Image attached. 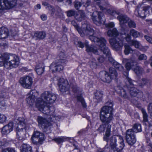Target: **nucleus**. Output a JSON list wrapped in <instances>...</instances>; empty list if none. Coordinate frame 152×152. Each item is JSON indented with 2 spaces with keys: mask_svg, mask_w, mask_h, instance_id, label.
I'll use <instances>...</instances> for the list:
<instances>
[{
  "mask_svg": "<svg viewBox=\"0 0 152 152\" xmlns=\"http://www.w3.org/2000/svg\"><path fill=\"white\" fill-rule=\"evenodd\" d=\"M106 105L101 109L100 113V119L103 123L100 125L97 129L99 133L104 132L107 126L105 134L103 137L104 141H107L108 137L110 136L111 125L109 124L113 118L112 113L113 103L111 102H108L106 103Z\"/></svg>",
  "mask_w": 152,
  "mask_h": 152,
  "instance_id": "obj_1",
  "label": "nucleus"
},
{
  "mask_svg": "<svg viewBox=\"0 0 152 152\" xmlns=\"http://www.w3.org/2000/svg\"><path fill=\"white\" fill-rule=\"evenodd\" d=\"M20 63L19 58L15 54L4 53L0 57V66L7 69L16 68Z\"/></svg>",
  "mask_w": 152,
  "mask_h": 152,
  "instance_id": "obj_2",
  "label": "nucleus"
},
{
  "mask_svg": "<svg viewBox=\"0 0 152 152\" xmlns=\"http://www.w3.org/2000/svg\"><path fill=\"white\" fill-rule=\"evenodd\" d=\"M48 103H45L40 99H38L36 103V106L38 110L43 113L49 115L50 122H55L58 120V116H56L54 113L55 108L54 106L48 105Z\"/></svg>",
  "mask_w": 152,
  "mask_h": 152,
  "instance_id": "obj_3",
  "label": "nucleus"
},
{
  "mask_svg": "<svg viewBox=\"0 0 152 152\" xmlns=\"http://www.w3.org/2000/svg\"><path fill=\"white\" fill-rule=\"evenodd\" d=\"M124 140L122 136L113 135L108 137L107 142L110 143V149L113 152H121L124 147Z\"/></svg>",
  "mask_w": 152,
  "mask_h": 152,
  "instance_id": "obj_4",
  "label": "nucleus"
},
{
  "mask_svg": "<svg viewBox=\"0 0 152 152\" xmlns=\"http://www.w3.org/2000/svg\"><path fill=\"white\" fill-rule=\"evenodd\" d=\"M70 86L67 80H64L63 78H60L58 82L59 90L62 93L68 91L69 90L70 86L72 88L73 91L74 92H77L78 91L75 80L72 78V80H70Z\"/></svg>",
  "mask_w": 152,
  "mask_h": 152,
  "instance_id": "obj_5",
  "label": "nucleus"
},
{
  "mask_svg": "<svg viewBox=\"0 0 152 152\" xmlns=\"http://www.w3.org/2000/svg\"><path fill=\"white\" fill-rule=\"evenodd\" d=\"M124 74L126 75V79L130 85L129 86L128 85H127L126 88L129 90L131 96L137 97L138 98H141L143 96L142 93L134 86V84L133 83V81L128 77V72H124Z\"/></svg>",
  "mask_w": 152,
  "mask_h": 152,
  "instance_id": "obj_6",
  "label": "nucleus"
},
{
  "mask_svg": "<svg viewBox=\"0 0 152 152\" xmlns=\"http://www.w3.org/2000/svg\"><path fill=\"white\" fill-rule=\"evenodd\" d=\"M37 121L39 127L42 129L46 134L51 132V126L52 124L46 118L42 116L37 117Z\"/></svg>",
  "mask_w": 152,
  "mask_h": 152,
  "instance_id": "obj_7",
  "label": "nucleus"
},
{
  "mask_svg": "<svg viewBox=\"0 0 152 152\" xmlns=\"http://www.w3.org/2000/svg\"><path fill=\"white\" fill-rule=\"evenodd\" d=\"M41 97L42 99H40L45 103H53L56 99L55 94L48 91L43 92L42 94Z\"/></svg>",
  "mask_w": 152,
  "mask_h": 152,
  "instance_id": "obj_8",
  "label": "nucleus"
},
{
  "mask_svg": "<svg viewBox=\"0 0 152 152\" xmlns=\"http://www.w3.org/2000/svg\"><path fill=\"white\" fill-rule=\"evenodd\" d=\"M152 11V8L149 6H145L143 7H137L136 9L135 13L138 17L144 18Z\"/></svg>",
  "mask_w": 152,
  "mask_h": 152,
  "instance_id": "obj_9",
  "label": "nucleus"
},
{
  "mask_svg": "<svg viewBox=\"0 0 152 152\" xmlns=\"http://www.w3.org/2000/svg\"><path fill=\"white\" fill-rule=\"evenodd\" d=\"M31 140L34 144L41 145L44 140V135L43 133L39 131H34L32 135Z\"/></svg>",
  "mask_w": 152,
  "mask_h": 152,
  "instance_id": "obj_10",
  "label": "nucleus"
},
{
  "mask_svg": "<svg viewBox=\"0 0 152 152\" xmlns=\"http://www.w3.org/2000/svg\"><path fill=\"white\" fill-rule=\"evenodd\" d=\"M86 26L85 34L89 37V38L92 42L97 43L99 40V38L94 36V30L91 28L89 24H84L82 25V26Z\"/></svg>",
  "mask_w": 152,
  "mask_h": 152,
  "instance_id": "obj_11",
  "label": "nucleus"
},
{
  "mask_svg": "<svg viewBox=\"0 0 152 152\" xmlns=\"http://www.w3.org/2000/svg\"><path fill=\"white\" fill-rule=\"evenodd\" d=\"M125 140L130 145H132L136 142V139L135 133L132 129H128L126 132Z\"/></svg>",
  "mask_w": 152,
  "mask_h": 152,
  "instance_id": "obj_12",
  "label": "nucleus"
},
{
  "mask_svg": "<svg viewBox=\"0 0 152 152\" xmlns=\"http://www.w3.org/2000/svg\"><path fill=\"white\" fill-rule=\"evenodd\" d=\"M109 42L113 48L115 50H120L123 46V40L118 37L110 39Z\"/></svg>",
  "mask_w": 152,
  "mask_h": 152,
  "instance_id": "obj_13",
  "label": "nucleus"
},
{
  "mask_svg": "<svg viewBox=\"0 0 152 152\" xmlns=\"http://www.w3.org/2000/svg\"><path fill=\"white\" fill-rule=\"evenodd\" d=\"M16 0H0V10H3L5 7L10 9L16 5Z\"/></svg>",
  "mask_w": 152,
  "mask_h": 152,
  "instance_id": "obj_14",
  "label": "nucleus"
},
{
  "mask_svg": "<svg viewBox=\"0 0 152 152\" xmlns=\"http://www.w3.org/2000/svg\"><path fill=\"white\" fill-rule=\"evenodd\" d=\"M98 42L100 43L99 47L101 50L106 56H110V52L109 49L106 46L107 42L106 39L104 37H101L97 43Z\"/></svg>",
  "mask_w": 152,
  "mask_h": 152,
  "instance_id": "obj_15",
  "label": "nucleus"
},
{
  "mask_svg": "<svg viewBox=\"0 0 152 152\" xmlns=\"http://www.w3.org/2000/svg\"><path fill=\"white\" fill-rule=\"evenodd\" d=\"M20 83L23 88L30 89L33 83L32 79L29 76H26L20 78Z\"/></svg>",
  "mask_w": 152,
  "mask_h": 152,
  "instance_id": "obj_16",
  "label": "nucleus"
},
{
  "mask_svg": "<svg viewBox=\"0 0 152 152\" xmlns=\"http://www.w3.org/2000/svg\"><path fill=\"white\" fill-rule=\"evenodd\" d=\"M102 14L97 11H94L92 14L91 19L94 23L97 25L99 26L104 23L102 20Z\"/></svg>",
  "mask_w": 152,
  "mask_h": 152,
  "instance_id": "obj_17",
  "label": "nucleus"
},
{
  "mask_svg": "<svg viewBox=\"0 0 152 152\" xmlns=\"http://www.w3.org/2000/svg\"><path fill=\"white\" fill-rule=\"evenodd\" d=\"M99 76L103 82L108 83H110L112 80L107 72L105 71L100 72L99 74Z\"/></svg>",
  "mask_w": 152,
  "mask_h": 152,
  "instance_id": "obj_18",
  "label": "nucleus"
},
{
  "mask_svg": "<svg viewBox=\"0 0 152 152\" xmlns=\"http://www.w3.org/2000/svg\"><path fill=\"white\" fill-rule=\"evenodd\" d=\"M13 128V124L12 122H10L7 125L4 126L2 130L3 134H7L12 131Z\"/></svg>",
  "mask_w": 152,
  "mask_h": 152,
  "instance_id": "obj_19",
  "label": "nucleus"
},
{
  "mask_svg": "<svg viewBox=\"0 0 152 152\" xmlns=\"http://www.w3.org/2000/svg\"><path fill=\"white\" fill-rule=\"evenodd\" d=\"M46 36L45 33L43 31H37L34 32L33 38L36 40H40L44 39Z\"/></svg>",
  "mask_w": 152,
  "mask_h": 152,
  "instance_id": "obj_20",
  "label": "nucleus"
},
{
  "mask_svg": "<svg viewBox=\"0 0 152 152\" xmlns=\"http://www.w3.org/2000/svg\"><path fill=\"white\" fill-rule=\"evenodd\" d=\"M85 45L87 52H92L95 54H98L97 48L95 46L93 45L89 46L88 45V42L87 41H85Z\"/></svg>",
  "mask_w": 152,
  "mask_h": 152,
  "instance_id": "obj_21",
  "label": "nucleus"
},
{
  "mask_svg": "<svg viewBox=\"0 0 152 152\" xmlns=\"http://www.w3.org/2000/svg\"><path fill=\"white\" fill-rule=\"evenodd\" d=\"M123 61L126 62L125 67L127 70H130L132 67L136 64V63L134 61L127 59H124Z\"/></svg>",
  "mask_w": 152,
  "mask_h": 152,
  "instance_id": "obj_22",
  "label": "nucleus"
},
{
  "mask_svg": "<svg viewBox=\"0 0 152 152\" xmlns=\"http://www.w3.org/2000/svg\"><path fill=\"white\" fill-rule=\"evenodd\" d=\"M8 34L9 31L7 28L4 27L0 28V39L6 38Z\"/></svg>",
  "mask_w": 152,
  "mask_h": 152,
  "instance_id": "obj_23",
  "label": "nucleus"
},
{
  "mask_svg": "<svg viewBox=\"0 0 152 152\" xmlns=\"http://www.w3.org/2000/svg\"><path fill=\"white\" fill-rule=\"evenodd\" d=\"M17 137L18 139L23 140L26 138L25 131H23V128L20 129H18L16 130Z\"/></svg>",
  "mask_w": 152,
  "mask_h": 152,
  "instance_id": "obj_24",
  "label": "nucleus"
},
{
  "mask_svg": "<svg viewBox=\"0 0 152 152\" xmlns=\"http://www.w3.org/2000/svg\"><path fill=\"white\" fill-rule=\"evenodd\" d=\"M126 89H127V88L126 85L124 86V88H120V91L118 92L119 95L124 99H128L129 97V94L126 91Z\"/></svg>",
  "mask_w": 152,
  "mask_h": 152,
  "instance_id": "obj_25",
  "label": "nucleus"
},
{
  "mask_svg": "<svg viewBox=\"0 0 152 152\" xmlns=\"http://www.w3.org/2000/svg\"><path fill=\"white\" fill-rule=\"evenodd\" d=\"M117 19L121 24L127 23L129 20V18L126 15L123 14L119 15L117 16Z\"/></svg>",
  "mask_w": 152,
  "mask_h": 152,
  "instance_id": "obj_26",
  "label": "nucleus"
},
{
  "mask_svg": "<svg viewBox=\"0 0 152 152\" xmlns=\"http://www.w3.org/2000/svg\"><path fill=\"white\" fill-rule=\"evenodd\" d=\"M33 91L31 90L29 93V96L26 99L27 102L30 105H32L34 103L35 101V96L33 94L32 92Z\"/></svg>",
  "mask_w": 152,
  "mask_h": 152,
  "instance_id": "obj_27",
  "label": "nucleus"
},
{
  "mask_svg": "<svg viewBox=\"0 0 152 152\" xmlns=\"http://www.w3.org/2000/svg\"><path fill=\"white\" fill-rule=\"evenodd\" d=\"M109 75L112 79H115L118 76V73L115 69L113 67H110L109 69Z\"/></svg>",
  "mask_w": 152,
  "mask_h": 152,
  "instance_id": "obj_28",
  "label": "nucleus"
},
{
  "mask_svg": "<svg viewBox=\"0 0 152 152\" xmlns=\"http://www.w3.org/2000/svg\"><path fill=\"white\" fill-rule=\"evenodd\" d=\"M35 70L39 75H41L44 70V66L42 63H40L37 65L35 68Z\"/></svg>",
  "mask_w": 152,
  "mask_h": 152,
  "instance_id": "obj_29",
  "label": "nucleus"
},
{
  "mask_svg": "<svg viewBox=\"0 0 152 152\" xmlns=\"http://www.w3.org/2000/svg\"><path fill=\"white\" fill-rule=\"evenodd\" d=\"M62 13V10L59 7H57L56 9H53L52 12H51V15L54 17L60 15Z\"/></svg>",
  "mask_w": 152,
  "mask_h": 152,
  "instance_id": "obj_30",
  "label": "nucleus"
},
{
  "mask_svg": "<svg viewBox=\"0 0 152 152\" xmlns=\"http://www.w3.org/2000/svg\"><path fill=\"white\" fill-rule=\"evenodd\" d=\"M71 138L66 137H58L54 138L53 140L58 144H60L68 140L71 139Z\"/></svg>",
  "mask_w": 152,
  "mask_h": 152,
  "instance_id": "obj_31",
  "label": "nucleus"
},
{
  "mask_svg": "<svg viewBox=\"0 0 152 152\" xmlns=\"http://www.w3.org/2000/svg\"><path fill=\"white\" fill-rule=\"evenodd\" d=\"M86 15L84 12L80 11L79 14H77L75 16V19L78 21H81L85 19Z\"/></svg>",
  "mask_w": 152,
  "mask_h": 152,
  "instance_id": "obj_32",
  "label": "nucleus"
},
{
  "mask_svg": "<svg viewBox=\"0 0 152 152\" xmlns=\"http://www.w3.org/2000/svg\"><path fill=\"white\" fill-rule=\"evenodd\" d=\"M57 61H56L55 62H53L52 63L50 66V69L53 72H59L63 70V67L62 66H61L60 69L57 68Z\"/></svg>",
  "mask_w": 152,
  "mask_h": 152,
  "instance_id": "obj_33",
  "label": "nucleus"
},
{
  "mask_svg": "<svg viewBox=\"0 0 152 152\" xmlns=\"http://www.w3.org/2000/svg\"><path fill=\"white\" fill-rule=\"evenodd\" d=\"M21 152H32V148L28 144H23L22 145Z\"/></svg>",
  "mask_w": 152,
  "mask_h": 152,
  "instance_id": "obj_34",
  "label": "nucleus"
},
{
  "mask_svg": "<svg viewBox=\"0 0 152 152\" xmlns=\"http://www.w3.org/2000/svg\"><path fill=\"white\" fill-rule=\"evenodd\" d=\"M107 34V35L109 37H116L118 35V31L115 28H113L112 30L111 29L108 30Z\"/></svg>",
  "mask_w": 152,
  "mask_h": 152,
  "instance_id": "obj_35",
  "label": "nucleus"
},
{
  "mask_svg": "<svg viewBox=\"0 0 152 152\" xmlns=\"http://www.w3.org/2000/svg\"><path fill=\"white\" fill-rule=\"evenodd\" d=\"M132 129L134 133H137L142 131L141 126L140 124H134Z\"/></svg>",
  "mask_w": 152,
  "mask_h": 152,
  "instance_id": "obj_36",
  "label": "nucleus"
},
{
  "mask_svg": "<svg viewBox=\"0 0 152 152\" xmlns=\"http://www.w3.org/2000/svg\"><path fill=\"white\" fill-rule=\"evenodd\" d=\"M94 96L96 99L101 101L103 96V91L101 90L96 91L94 93Z\"/></svg>",
  "mask_w": 152,
  "mask_h": 152,
  "instance_id": "obj_37",
  "label": "nucleus"
},
{
  "mask_svg": "<svg viewBox=\"0 0 152 152\" xmlns=\"http://www.w3.org/2000/svg\"><path fill=\"white\" fill-rule=\"evenodd\" d=\"M59 59L56 61H59L62 64H64L66 61L65 60L66 56L63 52H61L58 55Z\"/></svg>",
  "mask_w": 152,
  "mask_h": 152,
  "instance_id": "obj_38",
  "label": "nucleus"
},
{
  "mask_svg": "<svg viewBox=\"0 0 152 152\" xmlns=\"http://www.w3.org/2000/svg\"><path fill=\"white\" fill-rule=\"evenodd\" d=\"M89 64L90 67L92 69H96L97 66L96 60L94 58L92 59L89 61Z\"/></svg>",
  "mask_w": 152,
  "mask_h": 152,
  "instance_id": "obj_39",
  "label": "nucleus"
},
{
  "mask_svg": "<svg viewBox=\"0 0 152 152\" xmlns=\"http://www.w3.org/2000/svg\"><path fill=\"white\" fill-rule=\"evenodd\" d=\"M124 47L125 49L124 52L126 55H127L129 53H132L134 51L128 45H125Z\"/></svg>",
  "mask_w": 152,
  "mask_h": 152,
  "instance_id": "obj_40",
  "label": "nucleus"
},
{
  "mask_svg": "<svg viewBox=\"0 0 152 152\" xmlns=\"http://www.w3.org/2000/svg\"><path fill=\"white\" fill-rule=\"evenodd\" d=\"M133 70L137 75H141L143 72V68L139 66H137L134 68Z\"/></svg>",
  "mask_w": 152,
  "mask_h": 152,
  "instance_id": "obj_41",
  "label": "nucleus"
},
{
  "mask_svg": "<svg viewBox=\"0 0 152 152\" xmlns=\"http://www.w3.org/2000/svg\"><path fill=\"white\" fill-rule=\"evenodd\" d=\"M77 98L78 101L81 103L83 107L86 108L87 105L83 97L81 95H79L77 96Z\"/></svg>",
  "mask_w": 152,
  "mask_h": 152,
  "instance_id": "obj_42",
  "label": "nucleus"
},
{
  "mask_svg": "<svg viewBox=\"0 0 152 152\" xmlns=\"http://www.w3.org/2000/svg\"><path fill=\"white\" fill-rule=\"evenodd\" d=\"M130 32V34L134 37H138L140 36V33L134 29H131Z\"/></svg>",
  "mask_w": 152,
  "mask_h": 152,
  "instance_id": "obj_43",
  "label": "nucleus"
},
{
  "mask_svg": "<svg viewBox=\"0 0 152 152\" xmlns=\"http://www.w3.org/2000/svg\"><path fill=\"white\" fill-rule=\"evenodd\" d=\"M9 142L5 139H4L2 141H0V147L2 148V149H4V148L9 146Z\"/></svg>",
  "mask_w": 152,
  "mask_h": 152,
  "instance_id": "obj_44",
  "label": "nucleus"
},
{
  "mask_svg": "<svg viewBox=\"0 0 152 152\" xmlns=\"http://www.w3.org/2000/svg\"><path fill=\"white\" fill-rule=\"evenodd\" d=\"M18 122L19 126L21 125L23 127H25L26 124L25 122V119L24 118H19L17 120Z\"/></svg>",
  "mask_w": 152,
  "mask_h": 152,
  "instance_id": "obj_45",
  "label": "nucleus"
},
{
  "mask_svg": "<svg viewBox=\"0 0 152 152\" xmlns=\"http://www.w3.org/2000/svg\"><path fill=\"white\" fill-rule=\"evenodd\" d=\"M114 66L116 69L121 71H123L124 70V67L121 64L118 63L117 62H115Z\"/></svg>",
  "mask_w": 152,
  "mask_h": 152,
  "instance_id": "obj_46",
  "label": "nucleus"
},
{
  "mask_svg": "<svg viewBox=\"0 0 152 152\" xmlns=\"http://www.w3.org/2000/svg\"><path fill=\"white\" fill-rule=\"evenodd\" d=\"M141 111L142 113L143 114V121L145 122H148V115L147 113H146L145 110L143 109L142 108L141 109Z\"/></svg>",
  "mask_w": 152,
  "mask_h": 152,
  "instance_id": "obj_47",
  "label": "nucleus"
},
{
  "mask_svg": "<svg viewBox=\"0 0 152 152\" xmlns=\"http://www.w3.org/2000/svg\"><path fill=\"white\" fill-rule=\"evenodd\" d=\"M67 15L68 17H70L74 16L76 15V12L74 10H69L66 12Z\"/></svg>",
  "mask_w": 152,
  "mask_h": 152,
  "instance_id": "obj_48",
  "label": "nucleus"
},
{
  "mask_svg": "<svg viewBox=\"0 0 152 152\" xmlns=\"http://www.w3.org/2000/svg\"><path fill=\"white\" fill-rule=\"evenodd\" d=\"M140 44V43L137 40H133L131 41L130 45L134 46L135 48H139Z\"/></svg>",
  "mask_w": 152,
  "mask_h": 152,
  "instance_id": "obj_49",
  "label": "nucleus"
},
{
  "mask_svg": "<svg viewBox=\"0 0 152 152\" xmlns=\"http://www.w3.org/2000/svg\"><path fill=\"white\" fill-rule=\"evenodd\" d=\"M125 36H126L124 37V39H125L126 41L130 45L131 41L133 40H131V37L130 34H127Z\"/></svg>",
  "mask_w": 152,
  "mask_h": 152,
  "instance_id": "obj_50",
  "label": "nucleus"
},
{
  "mask_svg": "<svg viewBox=\"0 0 152 152\" xmlns=\"http://www.w3.org/2000/svg\"><path fill=\"white\" fill-rule=\"evenodd\" d=\"M82 2L83 5L85 7H87L91 4V1L90 0H81Z\"/></svg>",
  "mask_w": 152,
  "mask_h": 152,
  "instance_id": "obj_51",
  "label": "nucleus"
},
{
  "mask_svg": "<svg viewBox=\"0 0 152 152\" xmlns=\"http://www.w3.org/2000/svg\"><path fill=\"white\" fill-rule=\"evenodd\" d=\"M1 152H15V150L13 148H7L2 149Z\"/></svg>",
  "mask_w": 152,
  "mask_h": 152,
  "instance_id": "obj_52",
  "label": "nucleus"
},
{
  "mask_svg": "<svg viewBox=\"0 0 152 152\" xmlns=\"http://www.w3.org/2000/svg\"><path fill=\"white\" fill-rule=\"evenodd\" d=\"M128 22V25L129 27L134 28L136 27V24L133 21L130 20Z\"/></svg>",
  "mask_w": 152,
  "mask_h": 152,
  "instance_id": "obj_53",
  "label": "nucleus"
},
{
  "mask_svg": "<svg viewBox=\"0 0 152 152\" xmlns=\"http://www.w3.org/2000/svg\"><path fill=\"white\" fill-rule=\"evenodd\" d=\"M74 5L75 7L77 10H78L82 5V4L80 2L76 0L74 2Z\"/></svg>",
  "mask_w": 152,
  "mask_h": 152,
  "instance_id": "obj_54",
  "label": "nucleus"
},
{
  "mask_svg": "<svg viewBox=\"0 0 152 152\" xmlns=\"http://www.w3.org/2000/svg\"><path fill=\"white\" fill-rule=\"evenodd\" d=\"M148 113L152 117V103H150L148 106Z\"/></svg>",
  "mask_w": 152,
  "mask_h": 152,
  "instance_id": "obj_55",
  "label": "nucleus"
},
{
  "mask_svg": "<svg viewBox=\"0 0 152 152\" xmlns=\"http://www.w3.org/2000/svg\"><path fill=\"white\" fill-rule=\"evenodd\" d=\"M43 4L44 5H46V8L48 10H50L51 12L52 11L53 9H55L53 8V7L52 6H51V5H50L48 4H47L46 3H43Z\"/></svg>",
  "mask_w": 152,
  "mask_h": 152,
  "instance_id": "obj_56",
  "label": "nucleus"
},
{
  "mask_svg": "<svg viewBox=\"0 0 152 152\" xmlns=\"http://www.w3.org/2000/svg\"><path fill=\"white\" fill-rule=\"evenodd\" d=\"M138 59L139 60H145L147 59V57L144 54H142L139 56Z\"/></svg>",
  "mask_w": 152,
  "mask_h": 152,
  "instance_id": "obj_57",
  "label": "nucleus"
},
{
  "mask_svg": "<svg viewBox=\"0 0 152 152\" xmlns=\"http://www.w3.org/2000/svg\"><path fill=\"white\" fill-rule=\"evenodd\" d=\"M6 118L4 115L0 114V123H2L5 121Z\"/></svg>",
  "mask_w": 152,
  "mask_h": 152,
  "instance_id": "obj_58",
  "label": "nucleus"
},
{
  "mask_svg": "<svg viewBox=\"0 0 152 152\" xmlns=\"http://www.w3.org/2000/svg\"><path fill=\"white\" fill-rule=\"evenodd\" d=\"M144 37L149 43L152 44V38L147 35H145Z\"/></svg>",
  "mask_w": 152,
  "mask_h": 152,
  "instance_id": "obj_59",
  "label": "nucleus"
},
{
  "mask_svg": "<svg viewBox=\"0 0 152 152\" xmlns=\"http://www.w3.org/2000/svg\"><path fill=\"white\" fill-rule=\"evenodd\" d=\"M77 31H78L81 37H83L84 35V34L83 33V31L80 28L79 26L75 28Z\"/></svg>",
  "mask_w": 152,
  "mask_h": 152,
  "instance_id": "obj_60",
  "label": "nucleus"
},
{
  "mask_svg": "<svg viewBox=\"0 0 152 152\" xmlns=\"http://www.w3.org/2000/svg\"><path fill=\"white\" fill-rule=\"evenodd\" d=\"M108 60L112 64L113 66L114 65L115 62H117L112 57L110 56L108 57Z\"/></svg>",
  "mask_w": 152,
  "mask_h": 152,
  "instance_id": "obj_61",
  "label": "nucleus"
},
{
  "mask_svg": "<svg viewBox=\"0 0 152 152\" xmlns=\"http://www.w3.org/2000/svg\"><path fill=\"white\" fill-rule=\"evenodd\" d=\"M105 26L107 28H113L114 26V24L113 22H111L109 23L106 24Z\"/></svg>",
  "mask_w": 152,
  "mask_h": 152,
  "instance_id": "obj_62",
  "label": "nucleus"
},
{
  "mask_svg": "<svg viewBox=\"0 0 152 152\" xmlns=\"http://www.w3.org/2000/svg\"><path fill=\"white\" fill-rule=\"evenodd\" d=\"M64 64H62L61 63V62H60V61H57V68H60L61 66H62L63 67V66L64 65Z\"/></svg>",
  "mask_w": 152,
  "mask_h": 152,
  "instance_id": "obj_63",
  "label": "nucleus"
},
{
  "mask_svg": "<svg viewBox=\"0 0 152 152\" xmlns=\"http://www.w3.org/2000/svg\"><path fill=\"white\" fill-rule=\"evenodd\" d=\"M148 143V148L151 151V152H152V143L150 142V141L149 140V141L147 142Z\"/></svg>",
  "mask_w": 152,
  "mask_h": 152,
  "instance_id": "obj_64",
  "label": "nucleus"
}]
</instances>
